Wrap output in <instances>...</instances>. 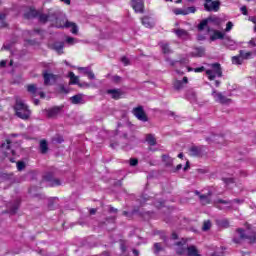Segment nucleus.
<instances>
[{
    "label": "nucleus",
    "mask_w": 256,
    "mask_h": 256,
    "mask_svg": "<svg viewBox=\"0 0 256 256\" xmlns=\"http://www.w3.org/2000/svg\"><path fill=\"white\" fill-rule=\"evenodd\" d=\"M40 23H47V21H53L55 19L54 27H57V29H63V27H66V29H71V33L76 35V33L79 31V28L77 25L73 22H69L65 20V17H55V15H48L43 14L40 11H38L37 15Z\"/></svg>",
    "instance_id": "f257e3e1"
},
{
    "label": "nucleus",
    "mask_w": 256,
    "mask_h": 256,
    "mask_svg": "<svg viewBox=\"0 0 256 256\" xmlns=\"http://www.w3.org/2000/svg\"><path fill=\"white\" fill-rule=\"evenodd\" d=\"M243 241H247L248 243L256 242V232L248 228L244 230L243 228L236 229L233 236V243L236 245H240Z\"/></svg>",
    "instance_id": "f03ea898"
},
{
    "label": "nucleus",
    "mask_w": 256,
    "mask_h": 256,
    "mask_svg": "<svg viewBox=\"0 0 256 256\" xmlns=\"http://www.w3.org/2000/svg\"><path fill=\"white\" fill-rule=\"evenodd\" d=\"M176 245V252L178 255H185L187 253L188 256H201L197 248L195 246L187 245L185 240L176 243Z\"/></svg>",
    "instance_id": "7ed1b4c3"
},
{
    "label": "nucleus",
    "mask_w": 256,
    "mask_h": 256,
    "mask_svg": "<svg viewBox=\"0 0 256 256\" xmlns=\"http://www.w3.org/2000/svg\"><path fill=\"white\" fill-rule=\"evenodd\" d=\"M16 111L17 117L20 119H28L31 116V110H29V106L23 103V100L17 99L14 107Z\"/></svg>",
    "instance_id": "20e7f679"
},
{
    "label": "nucleus",
    "mask_w": 256,
    "mask_h": 256,
    "mask_svg": "<svg viewBox=\"0 0 256 256\" xmlns=\"http://www.w3.org/2000/svg\"><path fill=\"white\" fill-rule=\"evenodd\" d=\"M208 67L210 68L206 70V75L209 81H215L217 77H223V70L221 69V64L219 63L208 64Z\"/></svg>",
    "instance_id": "39448f33"
},
{
    "label": "nucleus",
    "mask_w": 256,
    "mask_h": 256,
    "mask_svg": "<svg viewBox=\"0 0 256 256\" xmlns=\"http://www.w3.org/2000/svg\"><path fill=\"white\" fill-rule=\"evenodd\" d=\"M212 96L216 103H221L222 105H229L231 103V99L225 97L221 92L213 91Z\"/></svg>",
    "instance_id": "423d86ee"
},
{
    "label": "nucleus",
    "mask_w": 256,
    "mask_h": 256,
    "mask_svg": "<svg viewBox=\"0 0 256 256\" xmlns=\"http://www.w3.org/2000/svg\"><path fill=\"white\" fill-rule=\"evenodd\" d=\"M132 113L136 118H138L139 121H143V123H146V121H148L145 110H143V106H138L134 108L132 110Z\"/></svg>",
    "instance_id": "0eeeda50"
},
{
    "label": "nucleus",
    "mask_w": 256,
    "mask_h": 256,
    "mask_svg": "<svg viewBox=\"0 0 256 256\" xmlns=\"http://www.w3.org/2000/svg\"><path fill=\"white\" fill-rule=\"evenodd\" d=\"M13 141L11 139H7L6 143L1 145V151L4 153V157H9V155H15V150L11 149V144Z\"/></svg>",
    "instance_id": "6e6552de"
},
{
    "label": "nucleus",
    "mask_w": 256,
    "mask_h": 256,
    "mask_svg": "<svg viewBox=\"0 0 256 256\" xmlns=\"http://www.w3.org/2000/svg\"><path fill=\"white\" fill-rule=\"evenodd\" d=\"M204 9L206 11H219V7L221 6V2L213 1V0H205Z\"/></svg>",
    "instance_id": "1a4fd4ad"
},
{
    "label": "nucleus",
    "mask_w": 256,
    "mask_h": 256,
    "mask_svg": "<svg viewBox=\"0 0 256 256\" xmlns=\"http://www.w3.org/2000/svg\"><path fill=\"white\" fill-rule=\"evenodd\" d=\"M232 206H233L232 201H227V200H222V199H218L216 201V207H217V209H220V210L231 209Z\"/></svg>",
    "instance_id": "9d476101"
},
{
    "label": "nucleus",
    "mask_w": 256,
    "mask_h": 256,
    "mask_svg": "<svg viewBox=\"0 0 256 256\" xmlns=\"http://www.w3.org/2000/svg\"><path fill=\"white\" fill-rule=\"evenodd\" d=\"M142 25L147 29H153L155 27V19L151 16H144L142 19Z\"/></svg>",
    "instance_id": "9b49d317"
},
{
    "label": "nucleus",
    "mask_w": 256,
    "mask_h": 256,
    "mask_svg": "<svg viewBox=\"0 0 256 256\" xmlns=\"http://www.w3.org/2000/svg\"><path fill=\"white\" fill-rule=\"evenodd\" d=\"M61 111H63V106H54L46 111V115L49 118L57 117Z\"/></svg>",
    "instance_id": "f8f14e48"
},
{
    "label": "nucleus",
    "mask_w": 256,
    "mask_h": 256,
    "mask_svg": "<svg viewBox=\"0 0 256 256\" xmlns=\"http://www.w3.org/2000/svg\"><path fill=\"white\" fill-rule=\"evenodd\" d=\"M44 85H53L57 81V76L52 73L44 72Z\"/></svg>",
    "instance_id": "ddd939ff"
},
{
    "label": "nucleus",
    "mask_w": 256,
    "mask_h": 256,
    "mask_svg": "<svg viewBox=\"0 0 256 256\" xmlns=\"http://www.w3.org/2000/svg\"><path fill=\"white\" fill-rule=\"evenodd\" d=\"M187 83H189V79L187 77H184L183 80H176L174 82V89H176V91H181Z\"/></svg>",
    "instance_id": "4468645a"
},
{
    "label": "nucleus",
    "mask_w": 256,
    "mask_h": 256,
    "mask_svg": "<svg viewBox=\"0 0 256 256\" xmlns=\"http://www.w3.org/2000/svg\"><path fill=\"white\" fill-rule=\"evenodd\" d=\"M131 6L136 13H143V0H132Z\"/></svg>",
    "instance_id": "2eb2a0df"
},
{
    "label": "nucleus",
    "mask_w": 256,
    "mask_h": 256,
    "mask_svg": "<svg viewBox=\"0 0 256 256\" xmlns=\"http://www.w3.org/2000/svg\"><path fill=\"white\" fill-rule=\"evenodd\" d=\"M224 45L228 47V49H231L232 51L237 49V42H235V40L231 39V37L229 36L224 38Z\"/></svg>",
    "instance_id": "dca6fc26"
},
{
    "label": "nucleus",
    "mask_w": 256,
    "mask_h": 256,
    "mask_svg": "<svg viewBox=\"0 0 256 256\" xmlns=\"http://www.w3.org/2000/svg\"><path fill=\"white\" fill-rule=\"evenodd\" d=\"M64 47H65V43L64 42H54L51 45V49L56 51V53H58V55H63V48Z\"/></svg>",
    "instance_id": "f3484780"
},
{
    "label": "nucleus",
    "mask_w": 256,
    "mask_h": 256,
    "mask_svg": "<svg viewBox=\"0 0 256 256\" xmlns=\"http://www.w3.org/2000/svg\"><path fill=\"white\" fill-rule=\"evenodd\" d=\"M106 93L107 95H110L112 99H115V100L121 99V95H123V93L119 89H108Z\"/></svg>",
    "instance_id": "a211bd4d"
},
{
    "label": "nucleus",
    "mask_w": 256,
    "mask_h": 256,
    "mask_svg": "<svg viewBox=\"0 0 256 256\" xmlns=\"http://www.w3.org/2000/svg\"><path fill=\"white\" fill-rule=\"evenodd\" d=\"M70 100L73 105H83L85 103V100L83 99V94L74 95L70 98Z\"/></svg>",
    "instance_id": "6ab92c4d"
},
{
    "label": "nucleus",
    "mask_w": 256,
    "mask_h": 256,
    "mask_svg": "<svg viewBox=\"0 0 256 256\" xmlns=\"http://www.w3.org/2000/svg\"><path fill=\"white\" fill-rule=\"evenodd\" d=\"M39 15V11L30 8L28 12L24 14L25 19H35Z\"/></svg>",
    "instance_id": "aec40b11"
},
{
    "label": "nucleus",
    "mask_w": 256,
    "mask_h": 256,
    "mask_svg": "<svg viewBox=\"0 0 256 256\" xmlns=\"http://www.w3.org/2000/svg\"><path fill=\"white\" fill-rule=\"evenodd\" d=\"M189 153L191 157H199L201 155L202 151L200 147L192 146L189 149Z\"/></svg>",
    "instance_id": "412c9836"
},
{
    "label": "nucleus",
    "mask_w": 256,
    "mask_h": 256,
    "mask_svg": "<svg viewBox=\"0 0 256 256\" xmlns=\"http://www.w3.org/2000/svg\"><path fill=\"white\" fill-rule=\"evenodd\" d=\"M174 33H176L177 37L180 39H187L189 37V32L183 29H176L174 30Z\"/></svg>",
    "instance_id": "4be33fe9"
},
{
    "label": "nucleus",
    "mask_w": 256,
    "mask_h": 256,
    "mask_svg": "<svg viewBox=\"0 0 256 256\" xmlns=\"http://www.w3.org/2000/svg\"><path fill=\"white\" fill-rule=\"evenodd\" d=\"M216 39H225V34L219 30L214 31L213 35L210 37V41H216Z\"/></svg>",
    "instance_id": "5701e85b"
},
{
    "label": "nucleus",
    "mask_w": 256,
    "mask_h": 256,
    "mask_svg": "<svg viewBox=\"0 0 256 256\" xmlns=\"http://www.w3.org/2000/svg\"><path fill=\"white\" fill-rule=\"evenodd\" d=\"M199 199H200L202 205H209V203H211V194L199 195Z\"/></svg>",
    "instance_id": "b1692460"
},
{
    "label": "nucleus",
    "mask_w": 256,
    "mask_h": 256,
    "mask_svg": "<svg viewBox=\"0 0 256 256\" xmlns=\"http://www.w3.org/2000/svg\"><path fill=\"white\" fill-rule=\"evenodd\" d=\"M68 77L70 78V85H79V77L75 76V73L70 72Z\"/></svg>",
    "instance_id": "393cba45"
},
{
    "label": "nucleus",
    "mask_w": 256,
    "mask_h": 256,
    "mask_svg": "<svg viewBox=\"0 0 256 256\" xmlns=\"http://www.w3.org/2000/svg\"><path fill=\"white\" fill-rule=\"evenodd\" d=\"M49 151V145L47 144V140H41L40 141V152L42 154L47 153Z\"/></svg>",
    "instance_id": "a878e982"
},
{
    "label": "nucleus",
    "mask_w": 256,
    "mask_h": 256,
    "mask_svg": "<svg viewBox=\"0 0 256 256\" xmlns=\"http://www.w3.org/2000/svg\"><path fill=\"white\" fill-rule=\"evenodd\" d=\"M243 56H241V53L239 52L238 56L232 57V63L233 65H243Z\"/></svg>",
    "instance_id": "bb28decb"
},
{
    "label": "nucleus",
    "mask_w": 256,
    "mask_h": 256,
    "mask_svg": "<svg viewBox=\"0 0 256 256\" xmlns=\"http://www.w3.org/2000/svg\"><path fill=\"white\" fill-rule=\"evenodd\" d=\"M193 57H203V55H205V48H196L193 52H192Z\"/></svg>",
    "instance_id": "cd10ccee"
},
{
    "label": "nucleus",
    "mask_w": 256,
    "mask_h": 256,
    "mask_svg": "<svg viewBox=\"0 0 256 256\" xmlns=\"http://www.w3.org/2000/svg\"><path fill=\"white\" fill-rule=\"evenodd\" d=\"M162 160L167 167H171V165H173V158H171L169 155H163Z\"/></svg>",
    "instance_id": "c85d7f7f"
},
{
    "label": "nucleus",
    "mask_w": 256,
    "mask_h": 256,
    "mask_svg": "<svg viewBox=\"0 0 256 256\" xmlns=\"http://www.w3.org/2000/svg\"><path fill=\"white\" fill-rule=\"evenodd\" d=\"M160 47L162 52L167 55L169 53H171V49L169 48V44L165 43V42H161L160 43Z\"/></svg>",
    "instance_id": "c756f323"
},
{
    "label": "nucleus",
    "mask_w": 256,
    "mask_h": 256,
    "mask_svg": "<svg viewBox=\"0 0 256 256\" xmlns=\"http://www.w3.org/2000/svg\"><path fill=\"white\" fill-rule=\"evenodd\" d=\"M146 141L149 143V145H156L157 140L155 139V136L153 134H149L146 136Z\"/></svg>",
    "instance_id": "7c9ffc66"
},
{
    "label": "nucleus",
    "mask_w": 256,
    "mask_h": 256,
    "mask_svg": "<svg viewBox=\"0 0 256 256\" xmlns=\"http://www.w3.org/2000/svg\"><path fill=\"white\" fill-rule=\"evenodd\" d=\"M219 227H222L223 229H227L229 227V220L227 219H221L217 221Z\"/></svg>",
    "instance_id": "2f4dec72"
},
{
    "label": "nucleus",
    "mask_w": 256,
    "mask_h": 256,
    "mask_svg": "<svg viewBox=\"0 0 256 256\" xmlns=\"http://www.w3.org/2000/svg\"><path fill=\"white\" fill-rule=\"evenodd\" d=\"M28 93H31L32 95H37V86L34 84H30L27 86Z\"/></svg>",
    "instance_id": "473e14b6"
},
{
    "label": "nucleus",
    "mask_w": 256,
    "mask_h": 256,
    "mask_svg": "<svg viewBox=\"0 0 256 256\" xmlns=\"http://www.w3.org/2000/svg\"><path fill=\"white\" fill-rule=\"evenodd\" d=\"M240 55L242 56V59L245 61V59H251V55H253V53L251 52H246L245 50H240Z\"/></svg>",
    "instance_id": "72a5a7b5"
},
{
    "label": "nucleus",
    "mask_w": 256,
    "mask_h": 256,
    "mask_svg": "<svg viewBox=\"0 0 256 256\" xmlns=\"http://www.w3.org/2000/svg\"><path fill=\"white\" fill-rule=\"evenodd\" d=\"M17 209H19V201H16L14 205L10 208V213L15 215L17 213Z\"/></svg>",
    "instance_id": "f704fd0d"
},
{
    "label": "nucleus",
    "mask_w": 256,
    "mask_h": 256,
    "mask_svg": "<svg viewBox=\"0 0 256 256\" xmlns=\"http://www.w3.org/2000/svg\"><path fill=\"white\" fill-rule=\"evenodd\" d=\"M202 229L204 231H209L211 229V221L209 220L204 221Z\"/></svg>",
    "instance_id": "c9c22d12"
},
{
    "label": "nucleus",
    "mask_w": 256,
    "mask_h": 256,
    "mask_svg": "<svg viewBox=\"0 0 256 256\" xmlns=\"http://www.w3.org/2000/svg\"><path fill=\"white\" fill-rule=\"evenodd\" d=\"M209 22L207 20H202L200 22V24L198 25V30L199 31H203V29H205L206 25L208 24Z\"/></svg>",
    "instance_id": "e433bc0d"
},
{
    "label": "nucleus",
    "mask_w": 256,
    "mask_h": 256,
    "mask_svg": "<svg viewBox=\"0 0 256 256\" xmlns=\"http://www.w3.org/2000/svg\"><path fill=\"white\" fill-rule=\"evenodd\" d=\"M173 13L175 15H187V13L185 12V10L181 9V8H176L173 10Z\"/></svg>",
    "instance_id": "4c0bfd02"
},
{
    "label": "nucleus",
    "mask_w": 256,
    "mask_h": 256,
    "mask_svg": "<svg viewBox=\"0 0 256 256\" xmlns=\"http://www.w3.org/2000/svg\"><path fill=\"white\" fill-rule=\"evenodd\" d=\"M24 168H25V162H23V161H18V162H17V169H18V171H23Z\"/></svg>",
    "instance_id": "58836bf2"
},
{
    "label": "nucleus",
    "mask_w": 256,
    "mask_h": 256,
    "mask_svg": "<svg viewBox=\"0 0 256 256\" xmlns=\"http://www.w3.org/2000/svg\"><path fill=\"white\" fill-rule=\"evenodd\" d=\"M162 250H163V248L161 247L160 243H155L154 244V253H159Z\"/></svg>",
    "instance_id": "ea45409f"
},
{
    "label": "nucleus",
    "mask_w": 256,
    "mask_h": 256,
    "mask_svg": "<svg viewBox=\"0 0 256 256\" xmlns=\"http://www.w3.org/2000/svg\"><path fill=\"white\" fill-rule=\"evenodd\" d=\"M233 26H234L233 22H231V21L227 22L225 32L229 33V31H231V29H233Z\"/></svg>",
    "instance_id": "a19ab883"
},
{
    "label": "nucleus",
    "mask_w": 256,
    "mask_h": 256,
    "mask_svg": "<svg viewBox=\"0 0 256 256\" xmlns=\"http://www.w3.org/2000/svg\"><path fill=\"white\" fill-rule=\"evenodd\" d=\"M59 185H61V181L59 179L51 180V186L52 187H59Z\"/></svg>",
    "instance_id": "79ce46f5"
},
{
    "label": "nucleus",
    "mask_w": 256,
    "mask_h": 256,
    "mask_svg": "<svg viewBox=\"0 0 256 256\" xmlns=\"http://www.w3.org/2000/svg\"><path fill=\"white\" fill-rule=\"evenodd\" d=\"M138 164H139V160H137L136 158L130 159V167H137Z\"/></svg>",
    "instance_id": "37998d69"
},
{
    "label": "nucleus",
    "mask_w": 256,
    "mask_h": 256,
    "mask_svg": "<svg viewBox=\"0 0 256 256\" xmlns=\"http://www.w3.org/2000/svg\"><path fill=\"white\" fill-rule=\"evenodd\" d=\"M78 70H80L84 75H87L88 72L91 70L89 67H79Z\"/></svg>",
    "instance_id": "c03bdc74"
},
{
    "label": "nucleus",
    "mask_w": 256,
    "mask_h": 256,
    "mask_svg": "<svg viewBox=\"0 0 256 256\" xmlns=\"http://www.w3.org/2000/svg\"><path fill=\"white\" fill-rule=\"evenodd\" d=\"M195 11H197V9L193 6L188 7L184 13H186V15H189V13H195Z\"/></svg>",
    "instance_id": "a18cd8bd"
},
{
    "label": "nucleus",
    "mask_w": 256,
    "mask_h": 256,
    "mask_svg": "<svg viewBox=\"0 0 256 256\" xmlns=\"http://www.w3.org/2000/svg\"><path fill=\"white\" fill-rule=\"evenodd\" d=\"M203 71H207L205 66L194 68V73H203Z\"/></svg>",
    "instance_id": "49530a36"
},
{
    "label": "nucleus",
    "mask_w": 256,
    "mask_h": 256,
    "mask_svg": "<svg viewBox=\"0 0 256 256\" xmlns=\"http://www.w3.org/2000/svg\"><path fill=\"white\" fill-rule=\"evenodd\" d=\"M88 79H95V74L93 73V71L90 69V71L86 74Z\"/></svg>",
    "instance_id": "de8ad7c7"
},
{
    "label": "nucleus",
    "mask_w": 256,
    "mask_h": 256,
    "mask_svg": "<svg viewBox=\"0 0 256 256\" xmlns=\"http://www.w3.org/2000/svg\"><path fill=\"white\" fill-rule=\"evenodd\" d=\"M121 61H122L123 65H125V66L129 65V58L123 56L121 58Z\"/></svg>",
    "instance_id": "09e8293b"
},
{
    "label": "nucleus",
    "mask_w": 256,
    "mask_h": 256,
    "mask_svg": "<svg viewBox=\"0 0 256 256\" xmlns=\"http://www.w3.org/2000/svg\"><path fill=\"white\" fill-rule=\"evenodd\" d=\"M120 249L122 253H125V251H127V246L125 245V242L120 243Z\"/></svg>",
    "instance_id": "8fccbe9b"
},
{
    "label": "nucleus",
    "mask_w": 256,
    "mask_h": 256,
    "mask_svg": "<svg viewBox=\"0 0 256 256\" xmlns=\"http://www.w3.org/2000/svg\"><path fill=\"white\" fill-rule=\"evenodd\" d=\"M66 43H68L69 45H73V43H75V38L73 37H68L66 39Z\"/></svg>",
    "instance_id": "3c124183"
},
{
    "label": "nucleus",
    "mask_w": 256,
    "mask_h": 256,
    "mask_svg": "<svg viewBox=\"0 0 256 256\" xmlns=\"http://www.w3.org/2000/svg\"><path fill=\"white\" fill-rule=\"evenodd\" d=\"M112 81L114 83H121V77L120 76H113Z\"/></svg>",
    "instance_id": "603ef678"
},
{
    "label": "nucleus",
    "mask_w": 256,
    "mask_h": 256,
    "mask_svg": "<svg viewBox=\"0 0 256 256\" xmlns=\"http://www.w3.org/2000/svg\"><path fill=\"white\" fill-rule=\"evenodd\" d=\"M212 22L215 23L216 25H219L221 23V18L215 17L212 19Z\"/></svg>",
    "instance_id": "864d4df0"
},
{
    "label": "nucleus",
    "mask_w": 256,
    "mask_h": 256,
    "mask_svg": "<svg viewBox=\"0 0 256 256\" xmlns=\"http://www.w3.org/2000/svg\"><path fill=\"white\" fill-rule=\"evenodd\" d=\"M240 11H241V13H242L243 15H247V6H242V7L240 8Z\"/></svg>",
    "instance_id": "5fc2aeb1"
},
{
    "label": "nucleus",
    "mask_w": 256,
    "mask_h": 256,
    "mask_svg": "<svg viewBox=\"0 0 256 256\" xmlns=\"http://www.w3.org/2000/svg\"><path fill=\"white\" fill-rule=\"evenodd\" d=\"M249 45H252L253 47H256V39L253 38L249 41Z\"/></svg>",
    "instance_id": "6e6d98bb"
},
{
    "label": "nucleus",
    "mask_w": 256,
    "mask_h": 256,
    "mask_svg": "<svg viewBox=\"0 0 256 256\" xmlns=\"http://www.w3.org/2000/svg\"><path fill=\"white\" fill-rule=\"evenodd\" d=\"M249 21H251L252 23H254V25H256V17L255 16L250 17Z\"/></svg>",
    "instance_id": "4d7b16f0"
},
{
    "label": "nucleus",
    "mask_w": 256,
    "mask_h": 256,
    "mask_svg": "<svg viewBox=\"0 0 256 256\" xmlns=\"http://www.w3.org/2000/svg\"><path fill=\"white\" fill-rule=\"evenodd\" d=\"M5 65H7V61L5 60L0 61V67H5Z\"/></svg>",
    "instance_id": "13d9d810"
},
{
    "label": "nucleus",
    "mask_w": 256,
    "mask_h": 256,
    "mask_svg": "<svg viewBox=\"0 0 256 256\" xmlns=\"http://www.w3.org/2000/svg\"><path fill=\"white\" fill-rule=\"evenodd\" d=\"M101 256H111V254L108 251H105L101 254Z\"/></svg>",
    "instance_id": "bf43d9fd"
},
{
    "label": "nucleus",
    "mask_w": 256,
    "mask_h": 256,
    "mask_svg": "<svg viewBox=\"0 0 256 256\" xmlns=\"http://www.w3.org/2000/svg\"><path fill=\"white\" fill-rule=\"evenodd\" d=\"M133 254H134L135 256H139V250L134 249V250H133Z\"/></svg>",
    "instance_id": "052dcab7"
},
{
    "label": "nucleus",
    "mask_w": 256,
    "mask_h": 256,
    "mask_svg": "<svg viewBox=\"0 0 256 256\" xmlns=\"http://www.w3.org/2000/svg\"><path fill=\"white\" fill-rule=\"evenodd\" d=\"M95 213H97V210H96V209H91V210H90V215H95Z\"/></svg>",
    "instance_id": "680f3d73"
},
{
    "label": "nucleus",
    "mask_w": 256,
    "mask_h": 256,
    "mask_svg": "<svg viewBox=\"0 0 256 256\" xmlns=\"http://www.w3.org/2000/svg\"><path fill=\"white\" fill-rule=\"evenodd\" d=\"M66 5H71V0H62Z\"/></svg>",
    "instance_id": "e2e57ef3"
},
{
    "label": "nucleus",
    "mask_w": 256,
    "mask_h": 256,
    "mask_svg": "<svg viewBox=\"0 0 256 256\" xmlns=\"http://www.w3.org/2000/svg\"><path fill=\"white\" fill-rule=\"evenodd\" d=\"M171 237H172L173 240L177 239V233H175V232L172 233V236H171Z\"/></svg>",
    "instance_id": "0e129e2a"
},
{
    "label": "nucleus",
    "mask_w": 256,
    "mask_h": 256,
    "mask_svg": "<svg viewBox=\"0 0 256 256\" xmlns=\"http://www.w3.org/2000/svg\"><path fill=\"white\" fill-rule=\"evenodd\" d=\"M3 19H5V14L0 13V21H3Z\"/></svg>",
    "instance_id": "69168bd1"
},
{
    "label": "nucleus",
    "mask_w": 256,
    "mask_h": 256,
    "mask_svg": "<svg viewBox=\"0 0 256 256\" xmlns=\"http://www.w3.org/2000/svg\"><path fill=\"white\" fill-rule=\"evenodd\" d=\"M183 165L181 164H178L177 167H176V171H179L180 169H182Z\"/></svg>",
    "instance_id": "338daca9"
},
{
    "label": "nucleus",
    "mask_w": 256,
    "mask_h": 256,
    "mask_svg": "<svg viewBox=\"0 0 256 256\" xmlns=\"http://www.w3.org/2000/svg\"><path fill=\"white\" fill-rule=\"evenodd\" d=\"M189 169V161L186 162V166L184 167V171H187Z\"/></svg>",
    "instance_id": "774afa93"
}]
</instances>
